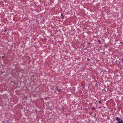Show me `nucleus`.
Wrapping results in <instances>:
<instances>
[{
    "label": "nucleus",
    "mask_w": 123,
    "mask_h": 123,
    "mask_svg": "<svg viewBox=\"0 0 123 123\" xmlns=\"http://www.w3.org/2000/svg\"><path fill=\"white\" fill-rule=\"evenodd\" d=\"M56 90L58 91V90H59L58 87H57V86H56Z\"/></svg>",
    "instance_id": "nucleus-8"
},
{
    "label": "nucleus",
    "mask_w": 123,
    "mask_h": 123,
    "mask_svg": "<svg viewBox=\"0 0 123 123\" xmlns=\"http://www.w3.org/2000/svg\"><path fill=\"white\" fill-rule=\"evenodd\" d=\"M62 110L63 111H64V107H62Z\"/></svg>",
    "instance_id": "nucleus-5"
},
{
    "label": "nucleus",
    "mask_w": 123,
    "mask_h": 123,
    "mask_svg": "<svg viewBox=\"0 0 123 123\" xmlns=\"http://www.w3.org/2000/svg\"><path fill=\"white\" fill-rule=\"evenodd\" d=\"M89 60H89V59H87V61H88Z\"/></svg>",
    "instance_id": "nucleus-12"
},
{
    "label": "nucleus",
    "mask_w": 123,
    "mask_h": 123,
    "mask_svg": "<svg viewBox=\"0 0 123 123\" xmlns=\"http://www.w3.org/2000/svg\"><path fill=\"white\" fill-rule=\"evenodd\" d=\"M123 61V59H122Z\"/></svg>",
    "instance_id": "nucleus-20"
},
{
    "label": "nucleus",
    "mask_w": 123,
    "mask_h": 123,
    "mask_svg": "<svg viewBox=\"0 0 123 123\" xmlns=\"http://www.w3.org/2000/svg\"><path fill=\"white\" fill-rule=\"evenodd\" d=\"M117 123H123V121L121 120L119 121Z\"/></svg>",
    "instance_id": "nucleus-2"
},
{
    "label": "nucleus",
    "mask_w": 123,
    "mask_h": 123,
    "mask_svg": "<svg viewBox=\"0 0 123 123\" xmlns=\"http://www.w3.org/2000/svg\"><path fill=\"white\" fill-rule=\"evenodd\" d=\"M102 53H103V54H105V53H103V52H102Z\"/></svg>",
    "instance_id": "nucleus-18"
},
{
    "label": "nucleus",
    "mask_w": 123,
    "mask_h": 123,
    "mask_svg": "<svg viewBox=\"0 0 123 123\" xmlns=\"http://www.w3.org/2000/svg\"><path fill=\"white\" fill-rule=\"evenodd\" d=\"M6 31H5V32H6Z\"/></svg>",
    "instance_id": "nucleus-22"
},
{
    "label": "nucleus",
    "mask_w": 123,
    "mask_h": 123,
    "mask_svg": "<svg viewBox=\"0 0 123 123\" xmlns=\"http://www.w3.org/2000/svg\"><path fill=\"white\" fill-rule=\"evenodd\" d=\"M90 44V43L89 42H88L87 43V44Z\"/></svg>",
    "instance_id": "nucleus-9"
},
{
    "label": "nucleus",
    "mask_w": 123,
    "mask_h": 123,
    "mask_svg": "<svg viewBox=\"0 0 123 123\" xmlns=\"http://www.w3.org/2000/svg\"><path fill=\"white\" fill-rule=\"evenodd\" d=\"M98 41L100 44H101V41L100 40H99Z\"/></svg>",
    "instance_id": "nucleus-6"
},
{
    "label": "nucleus",
    "mask_w": 123,
    "mask_h": 123,
    "mask_svg": "<svg viewBox=\"0 0 123 123\" xmlns=\"http://www.w3.org/2000/svg\"><path fill=\"white\" fill-rule=\"evenodd\" d=\"M105 48H107V47H108V45L106 44H105Z\"/></svg>",
    "instance_id": "nucleus-3"
},
{
    "label": "nucleus",
    "mask_w": 123,
    "mask_h": 123,
    "mask_svg": "<svg viewBox=\"0 0 123 123\" xmlns=\"http://www.w3.org/2000/svg\"><path fill=\"white\" fill-rule=\"evenodd\" d=\"M94 116H96V114H95L94 115Z\"/></svg>",
    "instance_id": "nucleus-19"
},
{
    "label": "nucleus",
    "mask_w": 123,
    "mask_h": 123,
    "mask_svg": "<svg viewBox=\"0 0 123 123\" xmlns=\"http://www.w3.org/2000/svg\"><path fill=\"white\" fill-rule=\"evenodd\" d=\"M86 28H85V29H86Z\"/></svg>",
    "instance_id": "nucleus-21"
},
{
    "label": "nucleus",
    "mask_w": 123,
    "mask_h": 123,
    "mask_svg": "<svg viewBox=\"0 0 123 123\" xmlns=\"http://www.w3.org/2000/svg\"><path fill=\"white\" fill-rule=\"evenodd\" d=\"M102 53H103V54H105V53H103V52H102Z\"/></svg>",
    "instance_id": "nucleus-17"
},
{
    "label": "nucleus",
    "mask_w": 123,
    "mask_h": 123,
    "mask_svg": "<svg viewBox=\"0 0 123 123\" xmlns=\"http://www.w3.org/2000/svg\"><path fill=\"white\" fill-rule=\"evenodd\" d=\"M101 108V107H99V109H100Z\"/></svg>",
    "instance_id": "nucleus-14"
},
{
    "label": "nucleus",
    "mask_w": 123,
    "mask_h": 123,
    "mask_svg": "<svg viewBox=\"0 0 123 123\" xmlns=\"http://www.w3.org/2000/svg\"><path fill=\"white\" fill-rule=\"evenodd\" d=\"M116 119L117 121H118V122L119 121L121 120V119L118 118L117 117Z\"/></svg>",
    "instance_id": "nucleus-1"
},
{
    "label": "nucleus",
    "mask_w": 123,
    "mask_h": 123,
    "mask_svg": "<svg viewBox=\"0 0 123 123\" xmlns=\"http://www.w3.org/2000/svg\"><path fill=\"white\" fill-rule=\"evenodd\" d=\"M61 16L62 17L63 19V18H64V16H63L62 13L61 14Z\"/></svg>",
    "instance_id": "nucleus-4"
},
{
    "label": "nucleus",
    "mask_w": 123,
    "mask_h": 123,
    "mask_svg": "<svg viewBox=\"0 0 123 123\" xmlns=\"http://www.w3.org/2000/svg\"><path fill=\"white\" fill-rule=\"evenodd\" d=\"M120 43H122V42H120Z\"/></svg>",
    "instance_id": "nucleus-15"
},
{
    "label": "nucleus",
    "mask_w": 123,
    "mask_h": 123,
    "mask_svg": "<svg viewBox=\"0 0 123 123\" xmlns=\"http://www.w3.org/2000/svg\"><path fill=\"white\" fill-rule=\"evenodd\" d=\"M101 103V101H99V103Z\"/></svg>",
    "instance_id": "nucleus-11"
},
{
    "label": "nucleus",
    "mask_w": 123,
    "mask_h": 123,
    "mask_svg": "<svg viewBox=\"0 0 123 123\" xmlns=\"http://www.w3.org/2000/svg\"><path fill=\"white\" fill-rule=\"evenodd\" d=\"M102 53H103V54H105V53H103V52H102Z\"/></svg>",
    "instance_id": "nucleus-16"
},
{
    "label": "nucleus",
    "mask_w": 123,
    "mask_h": 123,
    "mask_svg": "<svg viewBox=\"0 0 123 123\" xmlns=\"http://www.w3.org/2000/svg\"><path fill=\"white\" fill-rule=\"evenodd\" d=\"M94 110V108H92V110Z\"/></svg>",
    "instance_id": "nucleus-13"
},
{
    "label": "nucleus",
    "mask_w": 123,
    "mask_h": 123,
    "mask_svg": "<svg viewBox=\"0 0 123 123\" xmlns=\"http://www.w3.org/2000/svg\"><path fill=\"white\" fill-rule=\"evenodd\" d=\"M2 58H3V59H4V56H2V57H1Z\"/></svg>",
    "instance_id": "nucleus-10"
},
{
    "label": "nucleus",
    "mask_w": 123,
    "mask_h": 123,
    "mask_svg": "<svg viewBox=\"0 0 123 123\" xmlns=\"http://www.w3.org/2000/svg\"><path fill=\"white\" fill-rule=\"evenodd\" d=\"M58 91V92H60L61 91V90L60 89H59V90Z\"/></svg>",
    "instance_id": "nucleus-7"
}]
</instances>
